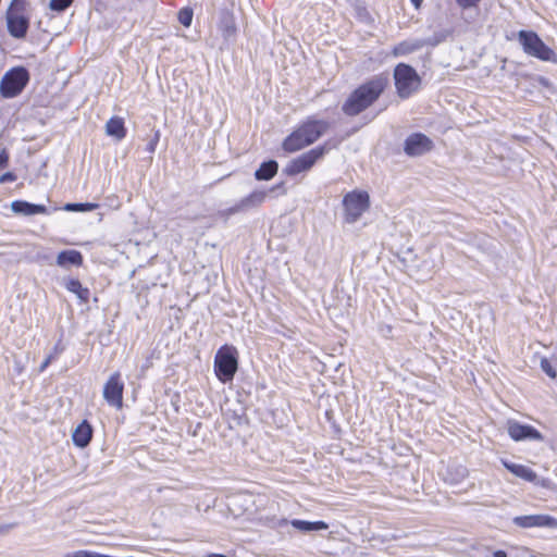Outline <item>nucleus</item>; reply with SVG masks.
Returning <instances> with one entry per match:
<instances>
[{"label":"nucleus","instance_id":"9","mask_svg":"<svg viewBox=\"0 0 557 557\" xmlns=\"http://www.w3.org/2000/svg\"><path fill=\"white\" fill-rule=\"evenodd\" d=\"M23 8V0H13L7 12L8 32L12 37L16 39L24 38L29 27V21L26 16L13 12L14 9L20 10Z\"/></svg>","mask_w":557,"mask_h":557},{"label":"nucleus","instance_id":"12","mask_svg":"<svg viewBox=\"0 0 557 557\" xmlns=\"http://www.w3.org/2000/svg\"><path fill=\"white\" fill-rule=\"evenodd\" d=\"M507 431L509 436L516 441H543V435L533 426L521 424L517 421H508Z\"/></svg>","mask_w":557,"mask_h":557},{"label":"nucleus","instance_id":"14","mask_svg":"<svg viewBox=\"0 0 557 557\" xmlns=\"http://www.w3.org/2000/svg\"><path fill=\"white\" fill-rule=\"evenodd\" d=\"M11 210L20 215L48 214L49 210L44 205L30 203L26 200H14L11 202Z\"/></svg>","mask_w":557,"mask_h":557},{"label":"nucleus","instance_id":"11","mask_svg":"<svg viewBox=\"0 0 557 557\" xmlns=\"http://www.w3.org/2000/svg\"><path fill=\"white\" fill-rule=\"evenodd\" d=\"M103 398L111 407L122 408L123 383L119 373H113L103 386Z\"/></svg>","mask_w":557,"mask_h":557},{"label":"nucleus","instance_id":"7","mask_svg":"<svg viewBox=\"0 0 557 557\" xmlns=\"http://www.w3.org/2000/svg\"><path fill=\"white\" fill-rule=\"evenodd\" d=\"M327 152L325 145L318 146L288 162L285 173L289 176L298 175L309 171Z\"/></svg>","mask_w":557,"mask_h":557},{"label":"nucleus","instance_id":"22","mask_svg":"<svg viewBox=\"0 0 557 557\" xmlns=\"http://www.w3.org/2000/svg\"><path fill=\"white\" fill-rule=\"evenodd\" d=\"M106 132L109 136L121 140L125 136L123 120L116 116L111 117L106 124Z\"/></svg>","mask_w":557,"mask_h":557},{"label":"nucleus","instance_id":"18","mask_svg":"<svg viewBox=\"0 0 557 557\" xmlns=\"http://www.w3.org/2000/svg\"><path fill=\"white\" fill-rule=\"evenodd\" d=\"M425 45H426V42L421 39H407V40H404V41H400L399 44H397L393 48L392 54L394 57L407 55V54H410L412 52L420 50Z\"/></svg>","mask_w":557,"mask_h":557},{"label":"nucleus","instance_id":"13","mask_svg":"<svg viewBox=\"0 0 557 557\" xmlns=\"http://www.w3.org/2000/svg\"><path fill=\"white\" fill-rule=\"evenodd\" d=\"M513 523L520 528L555 527L557 520L548 515H529L513 518Z\"/></svg>","mask_w":557,"mask_h":557},{"label":"nucleus","instance_id":"27","mask_svg":"<svg viewBox=\"0 0 557 557\" xmlns=\"http://www.w3.org/2000/svg\"><path fill=\"white\" fill-rule=\"evenodd\" d=\"M95 207L92 203H66L64 210L66 211H89Z\"/></svg>","mask_w":557,"mask_h":557},{"label":"nucleus","instance_id":"15","mask_svg":"<svg viewBox=\"0 0 557 557\" xmlns=\"http://www.w3.org/2000/svg\"><path fill=\"white\" fill-rule=\"evenodd\" d=\"M218 27L225 40L228 41V40L235 38L236 33H237V27H236L234 14L226 9L222 10L220 13V20H219Z\"/></svg>","mask_w":557,"mask_h":557},{"label":"nucleus","instance_id":"31","mask_svg":"<svg viewBox=\"0 0 557 557\" xmlns=\"http://www.w3.org/2000/svg\"><path fill=\"white\" fill-rule=\"evenodd\" d=\"M16 175L13 172H5L2 175H0V184H4L8 182H14L16 181Z\"/></svg>","mask_w":557,"mask_h":557},{"label":"nucleus","instance_id":"6","mask_svg":"<svg viewBox=\"0 0 557 557\" xmlns=\"http://www.w3.org/2000/svg\"><path fill=\"white\" fill-rule=\"evenodd\" d=\"M343 206L345 211V221L350 224L355 223L370 207L369 194L364 190H352L347 193L343 198Z\"/></svg>","mask_w":557,"mask_h":557},{"label":"nucleus","instance_id":"37","mask_svg":"<svg viewBox=\"0 0 557 557\" xmlns=\"http://www.w3.org/2000/svg\"><path fill=\"white\" fill-rule=\"evenodd\" d=\"M208 557H226V556L220 555V554H211Z\"/></svg>","mask_w":557,"mask_h":557},{"label":"nucleus","instance_id":"28","mask_svg":"<svg viewBox=\"0 0 557 557\" xmlns=\"http://www.w3.org/2000/svg\"><path fill=\"white\" fill-rule=\"evenodd\" d=\"M244 211H245V209H244V207H242V202L239 200L234 206L220 211L219 214L221 216H223V218H228L230 215H233V214H236V213H239V212H244Z\"/></svg>","mask_w":557,"mask_h":557},{"label":"nucleus","instance_id":"36","mask_svg":"<svg viewBox=\"0 0 557 557\" xmlns=\"http://www.w3.org/2000/svg\"><path fill=\"white\" fill-rule=\"evenodd\" d=\"M416 9H419L423 0H410Z\"/></svg>","mask_w":557,"mask_h":557},{"label":"nucleus","instance_id":"29","mask_svg":"<svg viewBox=\"0 0 557 557\" xmlns=\"http://www.w3.org/2000/svg\"><path fill=\"white\" fill-rule=\"evenodd\" d=\"M541 369L550 377V379H555L557 376V372L556 370L554 369V367L552 366V363L549 362L548 359L546 358H542L541 359Z\"/></svg>","mask_w":557,"mask_h":557},{"label":"nucleus","instance_id":"35","mask_svg":"<svg viewBox=\"0 0 557 557\" xmlns=\"http://www.w3.org/2000/svg\"><path fill=\"white\" fill-rule=\"evenodd\" d=\"M491 557H507V554L504 550H496L492 553Z\"/></svg>","mask_w":557,"mask_h":557},{"label":"nucleus","instance_id":"2","mask_svg":"<svg viewBox=\"0 0 557 557\" xmlns=\"http://www.w3.org/2000/svg\"><path fill=\"white\" fill-rule=\"evenodd\" d=\"M329 128L330 123L327 121L309 116L284 139L282 148L286 152L301 150L315 143Z\"/></svg>","mask_w":557,"mask_h":557},{"label":"nucleus","instance_id":"30","mask_svg":"<svg viewBox=\"0 0 557 557\" xmlns=\"http://www.w3.org/2000/svg\"><path fill=\"white\" fill-rule=\"evenodd\" d=\"M10 156L5 149L0 151V171L9 165Z\"/></svg>","mask_w":557,"mask_h":557},{"label":"nucleus","instance_id":"4","mask_svg":"<svg viewBox=\"0 0 557 557\" xmlns=\"http://www.w3.org/2000/svg\"><path fill=\"white\" fill-rule=\"evenodd\" d=\"M394 79L397 95L403 99H407L417 92L421 85V78L417 71L406 63L396 65Z\"/></svg>","mask_w":557,"mask_h":557},{"label":"nucleus","instance_id":"20","mask_svg":"<svg viewBox=\"0 0 557 557\" xmlns=\"http://www.w3.org/2000/svg\"><path fill=\"white\" fill-rule=\"evenodd\" d=\"M65 288L77 296V298L87 304L90 297V290L84 287L77 278H67L64 283Z\"/></svg>","mask_w":557,"mask_h":557},{"label":"nucleus","instance_id":"16","mask_svg":"<svg viewBox=\"0 0 557 557\" xmlns=\"http://www.w3.org/2000/svg\"><path fill=\"white\" fill-rule=\"evenodd\" d=\"M92 426L87 420H83L74 430L72 434L73 443L79 447L85 448L89 445L92 438Z\"/></svg>","mask_w":557,"mask_h":557},{"label":"nucleus","instance_id":"8","mask_svg":"<svg viewBox=\"0 0 557 557\" xmlns=\"http://www.w3.org/2000/svg\"><path fill=\"white\" fill-rule=\"evenodd\" d=\"M237 358L230 347H222L214 358V371L223 383L231 381L237 371Z\"/></svg>","mask_w":557,"mask_h":557},{"label":"nucleus","instance_id":"33","mask_svg":"<svg viewBox=\"0 0 557 557\" xmlns=\"http://www.w3.org/2000/svg\"><path fill=\"white\" fill-rule=\"evenodd\" d=\"M158 140H159V135H158V133H157V134L154 135V137H153V138H151V139H150V141H149V143H148V145H147V150H148L150 153H152V152L154 151V148H156V145H157Z\"/></svg>","mask_w":557,"mask_h":557},{"label":"nucleus","instance_id":"1","mask_svg":"<svg viewBox=\"0 0 557 557\" xmlns=\"http://www.w3.org/2000/svg\"><path fill=\"white\" fill-rule=\"evenodd\" d=\"M388 79L383 75L373 76L349 94L342 104L347 116H356L370 108L387 87Z\"/></svg>","mask_w":557,"mask_h":557},{"label":"nucleus","instance_id":"23","mask_svg":"<svg viewBox=\"0 0 557 557\" xmlns=\"http://www.w3.org/2000/svg\"><path fill=\"white\" fill-rule=\"evenodd\" d=\"M268 193L265 190H255L247 197L240 199L242 207H244L245 211L259 207L264 202Z\"/></svg>","mask_w":557,"mask_h":557},{"label":"nucleus","instance_id":"26","mask_svg":"<svg viewBox=\"0 0 557 557\" xmlns=\"http://www.w3.org/2000/svg\"><path fill=\"white\" fill-rule=\"evenodd\" d=\"M72 2L73 0H51L49 7L52 11L63 12Z\"/></svg>","mask_w":557,"mask_h":557},{"label":"nucleus","instance_id":"19","mask_svg":"<svg viewBox=\"0 0 557 557\" xmlns=\"http://www.w3.org/2000/svg\"><path fill=\"white\" fill-rule=\"evenodd\" d=\"M502 462L508 471L528 482H534L537 478L536 473L529 467L519 463H513L508 460H502Z\"/></svg>","mask_w":557,"mask_h":557},{"label":"nucleus","instance_id":"32","mask_svg":"<svg viewBox=\"0 0 557 557\" xmlns=\"http://www.w3.org/2000/svg\"><path fill=\"white\" fill-rule=\"evenodd\" d=\"M480 0H457L458 4L462 8L474 7Z\"/></svg>","mask_w":557,"mask_h":557},{"label":"nucleus","instance_id":"24","mask_svg":"<svg viewBox=\"0 0 557 557\" xmlns=\"http://www.w3.org/2000/svg\"><path fill=\"white\" fill-rule=\"evenodd\" d=\"M290 524L302 532H311V531H320V530H326L329 528L327 523L324 521H305L299 519L292 520Z\"/></svg>","mask_w":557,"mask_h":557},{"label":"nucleus","instance_id":"10","mask_svg":"<svg viewBox=\"0 0 557 557\" xmlns=\"http://www.w3.org/2000/svg\"><path fill=\"white\" fill-rule=\"evenodd\" d=\"M433 149V141L422 133L409 135L404 145V151L409 157L422 156Z\"/></svg>","mask_w":557,"mask_h":557},{"label":"nucleus","instance_id":"21","mask_svg":"<svg viewBox=\"0 0 557 557\" xmlns=\"http://www.w3.org/2000/svg\"><path fill=\"white\" fill-rule=\"evenodd\" d=\"M278 170V164L274 160L261 163L260 168L255 172V177L258 181L271 180Z\"/></svg>","mask_w":557,"mask_h":557},{"label":"nucleus","instance_id":"5","mask_svg":"<svg viewBox=\"0 0 557 557\" xmlns=\"http://www.w3.org/2000/svg\"><path fill=\"white\" fill-rule=\"evenodd\" d=\"M29 72L24 66H15L4 73L0 81V94L3 98L17 97L29 82Z\"/></svg>","mask_w":557,"mask_h":557},{"label":"nucleus","instance_id":"34","mask_svg":"<svg viewBox=\"0 0 557 557\" xmlns=\"http://www.w3.org/2000/svg\"><path fill=\"white\" fill-rule=\"evenodd\" d=\"M52 356H48L40 366V371H44L51 362Z\"/></svg>","mask_w":557,"mask_h":557},{"label":"nucleus","instance_id":"17","mask_svg":"<svg viewBox=\"0 0 557 557\" xmlns=\"http://www.w3.org/2000/svg\"><path fill=\"white\" fill-rule=\"evenodd\" d=\"M83 261L82 252L75 249L62 250L57 256V264L61 268L81 267Z\"/></svg>","mask_w":557,"mask_h":557},{"label":"nucleus","instance_id":"25","mask_svg":"<svg viewBox=\"0 0 557 557\" xmlns=\"http://www.w3.org/2000/svg\"><path fill=\"white\" fill-rule=\"evenodd\" d=\"M193 16L194 12L190 8L181 9L177 15L180 23L185 27H189L191 25Z\"/></svg>","mask_w":557,"mask_h":557},{"label":"nucleus","instance_id":"3","mask_svg":"<svg viewBox=\"0 0 557 557\" xmlns=\"http://www.w3.org/2000/svg\"><path fill=\"white\" fill-rule=\"evenodd\" d=\"M517 38L527 55L557 64V53L535 32L521 29L518 32Z\"/></svg>","mask_w":557,"mask_h":557}]
</instances>
